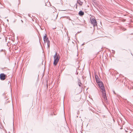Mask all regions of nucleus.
I'll list each match as a JSON object with an SVG mask.
<instances>
[{
  "label": "nucleus",
  "mask_w": 133,
  "mask_h": 133,
  "mask_svg": "<svg viewBox=\"0 0 133 133\" xmlns=\"http://www.w3.org/2000/svg\"><path fill=\"white\" fill-rule=\"evenodd\" d=\"M6 70L7 71H9V70Z\"/></svg>",
  "instance_id": "f3484780"
},
{
  "label": "nucleus",
  "mask_w": 133,
  "mask_h": 133,
  "mask_svg": "<svg viewBox=\"0 0 133 133\" xmlns=\"http://www.w3.org/2000/svg\"><path fill=\"white\" fill-rule=\"evenodd\" d=\"M6 77V75L4 73H1L0 74V79L2 81L4 80Z\"/></svg>",
  "instance_id": "20e7f679"
},
{
  "label": "nucleus",
  "mask_w": 133,
  "mask_h": 133,
  "mask_svg": "<svg viewBox=\"0 0 133 133\" xmlns=\"http://www.w3.org/2000/svg\"><path fill=\"white\" fill-rule=\"evenodd\" d=\"M126 30V29H125L124 30Z\"/></svg>",
  "instance_id": "4be33fe9"
},
{
  "label": "nucleus",
  "mask_w": 133,
  "mask_h": 133,
  "mask_svg": "<svg viewBox=\"0 0 133 133\" xmlns=\"http://www.w3.org/2000/svg\"><path fill=\"white\" fill-rule=\"evenodd\" d=\"M95 78L96 79V82H99V81H100L99 80V78L97 76V75H95Z\"/></svg>",
  "instance_id": "0eeeda50"
},
{
  "label": "nucleus",
  "mask_w": 133,
  "mask_h": 133,
  "mask_svg": "<svg viewBox=\"0 0 133 133\" xmlns=\"http://www.w3.org/2000/svg\"><path fill=\"white\" fill-rule=\"evenodd\" d=\"M84 12L82 10H80L79 12L78 15L80 16H82L84 15Z\"/></svg>",
  "instance_id": "423d86ee"
},
{
  "label": "nucleus",
  "mask_w": 133,
  "mask_h": 133,
  "mask_svg": "<svg viewBox=\"0 0 133 133\" xmlns=\"http://www.w3.org/2000/svg\"><path fill=\"white\" fill-rule=\"evenodd\" d=\"M9 133H10V132H9Z\"/></svg>",
  "instance_id": "5701e85b"
},
{
  "label": "nucleus",
  "mask_w": 133,
  "mask_h": 133,
  "mask_svg": "<svg viewBox=\"0 0 133 133\" xmlns=\"http://www.w3.org/2000/svg\"><path fill=\"white\" fill-rule=\"evenodd\" d=\"M5 51V50L2 49L1 50L0 52H3V53L4 55H6Z\"/></svg>",
  "instance_id": "9b49d317"
},
{
  "label": "nucleus",
  "mask_w": 133,
  "mask_h": 133,
  "mask_svg": "<svg viewBox=\"0 0 133 133\" xmlns=\"http://www.w3.org/2000/svg\"><path fill=\"white\" fill-rule=\"evenodd\" d=\"M46 42H47V48H48V49H49V48L50 47V41L49 40L47 41Z\"/></svg>",
  "instance_id": "1a4fd4ad"
},
{
  "label": "nucleus",
  "mask_w": 133,
  "mask_h": 133,
  "mask_svg": "<svg viewBox=\"0 0 133 133\" xmlns=\"http://www.w3.org/2000/svg\"><path fill=\"white\" fill-rule=\"evenodd\" d=\"M85 44V43H84L82 45V46H83V45H84Z\"/></svg>",
  "instance_id": "2eb2a0df"
},
{
  "label": "nucleus",
  "mask_w": 133,
  "mask_h": 133,
  "mask_svg": "<svg viewBox=\"0 0 133 133\" xmlns=\"http://www.w3.org/2000/svg\"><path fill=\"white\" fill-rule=\"evenodd\" d=\"M55 29V28H53V29Z\"/></svg>",
  "instance_id": "a211bd4d"
},
{
  "label": "nucleus",
  "mask_w": 133,
  "mask_h": 133,
  "mask_svg": "<svg viewBox=\"0 0 133 133\" xmlns=\"http://www.w3.org/2000/svg\"><path fill=\"white\" fill-rule=\"evenodd\" d=\"M21 21L22 22V23H23V20H21Z\"/></svg>",
  "instance_id": "dca6fc26"
},
{
  "label": "nucleus",
  "mask_w": 133,
  "mask_h": 133,
  "mask_svg": "<svg viewBox=\"0 0 133 133\" xmlns=\"http://www.w3.org/2000/svg\"><path fill=\"white\" fill-rule=\"evenodd\" d=\"M10 82L9 81V83Z\"/></svg>",
  "instance_id": "412c9836"
},
{
  "label": "nucleus",
  "mask_w": 133,
  "mask_h": 133,
  "mask_svg": "<svg viewBox=\"0 0 133 133\" xmlns=\"http://www.w3.org/2000/svg\"><path fill=\"white\" fill-rule=\"evenodd\" d=\"M7 21H8V19H7Z\"/></svg>",
  "instance_id": "aec40b11"
},
{
  "label": "nucleus",
  "mask_w": 133,
  "mask_h": 133,
  "mask_svg": "<svg viewBox=\"0 0 133 133\" xmlns=\"http://www.w3.org/2000/svg\"><path fill=\"white\" fill-rule=\"evenodd\" d=\"M90 21L91 24L93 25L94 27L97 26V23L95 19L94 18H91Z\"/></svg>",
  "instance_id": "7ed1b4c3"
},
{
  "label": "nucleus",
  "mask_w": 133,
  "mask_h": 133,
  "mask_svg": "<svg viewBox=\"0 0 133 133\" xmlns=\"http://www.w3.org/2000/svg\"><path fill=\"white\" fill-rule=\"evenodd\" d=\"M99 87L102 90V97L104 98L105 102H107L108 101L107 99L105 93V87L104 86L102 82L99 81L97 83Z\"/></svg>",
  "instance_id": "f257e3e1"
},
{
  "label": "nucleus",
  "mask_w": 133,
  "mask_h": 133,
  "mask_svg": "<svg viewBox=\"0 0 133 133\" xmlns=\"http://www.w3.org/2000/svg\"><path fill=\"white\" fill-rule=\"evenodd\" d=\"M43 40L45 43L49 40L48 38L47 37V36L45 33V35L43 37Z\"/></svg>",
  "instance_id": "39448f33"
},
{
  "label": "nucleus",
  "mask_w": 133,
  "mask_h": 133,
  "mask_svg": "<svg viewBox=\"0 0 133 133\" xmlns=\"http://www.w3.org/2000/svg\"><path fill=\"white\" fill-rule=\"evenodd\" d=\"M125 131H126V132H127V131H126V130H125Z\"/></svg>",
  "instance_id": "6ab92c4d"
},
{
  "label": "nucleus",
  "mask_w": 133,
  "mask_h": 133,
  "mask_svg": "<svg viewBox=\"0 0 133 133\" xmlns=\"http://www.w3.org/2000/svg\"><path fill=\"white\" fill-rule=\"evenodd\" d=\"M77 3L79 4L80 5H82L83 4V2L81 1L80 0H78L77 1Z\"/></svg>",
  "instance_id": "6e6552de"
},
{
  "label": "nucleus",
  "mask_w": 133,
  "mask_h": 133,
  "mask_svg": "<svg viewBox=\"0 0 133 133\" xmlns=\"http://www.w3.org/2000/svg\"><path fill=\"white\" fill-rule=\"evenodd\" d=\"M54 65H56L59 60L60 56L59 54L57 55L56 52L54 56Z\"/></svg>",
  "instance_id": "f03ea898"
},
{
  "label": "nucleus",
  "mask_w": 133,
  "mask_h": 133,
  "mask_svg": "<svg viewBox=\"0 0 133 133\" xmlns=\"http://www.w3.org/2000/svg\"><path fill=\"white\" fill-rule=\"evenodd\" d=\"M0 4L1 5H2V6L0 7V9L2 8H4L5 7V6L3 5L2 4L1 2H0Z\"/></svg>",
  "instance_id": "f8f14e48"
},
{
  "label": "nucleus",
  "mask_w": 133,
  "mask_h": 133,
  "mask_svg": "<svg viewBox=\"0 0 133 133\" xmlns=\"http://www.w3.org/2000/svg\"><path fill=\"white\" fill-rule=\"evenodd\" d=\"M74 6H76V8L77 9V3H76V4Z\"/></svg>",
  "instance_id": "ddd939ff"
},
{
  "label": "nucleus",
  "mask_w": 133,
  "mask_h": 133,
  "mask_svg": "<svg viewBox=\"0 0 133 133\" xmlns=\"http://www.w3.org/2000/svg\"><path fill=\"white\" fill-rule=\"evenodd\" d=\"M78 84L79 87H81L82 85V83L81 82V81L80 80L78 79Z\"/></svg>",
  "instance_id": "9d476101"
},
{
  "label": "nucleus",
  "mask_w": 133,
  "mask_h": 133,
  "mask_svg": "<svg viewBox=\"0 0 133 133\" xmlns=\"http://www.w3.org/2000/svg\"><path fill=\"white\" fill-rule=\"evenodd\" d=\"M112 51H113V52L114 53V54L115 52V51L114 50H112Z\"/></svg>",
  "instance_id": "4468645a"
}]
</instances>
